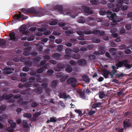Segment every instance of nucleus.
Listing matches in <instances>:
<instances>
[{
	"label": "nucleus",
	"instance_id": "9d476101",
	"mask_svg": "<svg viewBox=\"0 0 132 132\" xmlns=\"http://www.w3.org/2000/svg\"><path fill=\"white\" fill-rule=\"evenodd\" d=\"M22 99V98H20L19 100L18 101V103L20 104L19 105L20 106L24 107V110H27L29 109V106L28 105L29 104H28V102H23Z\"/></svg>",
	"mask_w": 132,
	"mask_h": 132
},
{
	"label": "nucleus",
	"instance_id": "412c9836",
	"mask_svg": "<svg viewBox=\"0 0 132 132\" xmlns=\"http://www.w3.org/2000/svg\"><path fill=\"white\" fill-rule=\"evenodd\" d=\"M64 67V65L63 64L61 63L58 64L57 66L54 68L55 70L56 71H59L61 69L63 68Z\"/></svg>",
	"mask_w": 132,
	"mask_h": 132
},
{
	"label": "nucleus",
	"instance_id": "37998d69",
	"mask_svg": "<svg viewBox=\"0 0 132 132\" xmlns=\"http://www.w3.org/2000/svg\"><path fill=\"white\" fill-rule=\"evenodd\" d=\"M21 57H20V59H19V58L17 57H15L14 58L13 60L15 62H18L20 60L21 62H26V61H25V60H22L21 59Z\"/></svg>",
	"mask_w": 132,
	"mask_h": 132
},
{
	"label": "nucleus",
	"instance_id": "5fc2aeb1",
	"mask_svg": "<svg viewBox=\"0 0 132 132\" xmlns=\"http://www.w3.org/2000/svg\"><path fill=\"white\" fill-rule=\"evenodd\" d=\"M63 48V46L61 45H58L56 49L58 51H61Z\"/></svg>",
	"mask_w": 132,
	"mask_h": 132
},
{
	"label": "nucleus",
	"instance_id": "4c0bfd02",
	"mask_svg": "<svg viewBox=\"0 0 132 132\" xmlns=\"http://www.w3.org/2000/svg\"><path fill=\"white\" fill-rule=\"evenodd\" d=\"M101 103L100 102H98L94 103L92 105V107L94 109L96 108L99 107L101 105Z\"/></svg>",
	"mask_w": 132,
	"mask_h": 132
},
{
	"label": "nucleus",
	"instance_id": "7c9ffc66",
	"mask_svg": "<svg viewBox=\"0 0 132 132\" xmlns=\"http://www.w3.org/2000/svg\"><path fill=\"white\" fill-rule=\"evenodd\" d=\"M36 76L37 77L36 80L37 82H42L44 81V80L43 79H41L40 78L42 76L40 75L39 74H37L36 75Z\"/></svg>",
	"mask_w": 132,
	"mask_h": 132
},
{
	"label": "nucleus",
	"instance_id": "052dcab7",
	"mask_svg": "<svg viewBox=\"0 0 132 132\" xmlns=\"http://www.w3.org/2000/svg\"><path fill=\"white\" fill-rule=\"evenodd\" d=\"M62 42V39L61 38H58L56 39L55 40V42L57 44L60 43Z\"/></svg>",
	"mask_w": 132,
	"mask_h": 132
},
{
	"label": "nucleus",
	"instance_id": "c03bdc74",
	"mask_svg": "<svg viewBox=\"0 0 132 132\" xmlns=\"http://www.w3.org/2000/svg\"><path fill=\"white\" fill-rule=\"evenodd\" d=\"M90 1L91 4L93 5H97L99 3V2L96 0H91Z\"/></svg>",
	"mask_w": 132,
	"mask_h": 132
},
{
	"label": "nucleus",
	"instance_id": "473e14b6",
	"mask_svg": "<svg viewBox=\"0 0 132 132\" xmlns=\"http://www.w3.org/2000/svg\"><path fill=\"white\" fill-rule=\"evenodd\" d=\"M52 57H55L57 60H60L61 56L59 54L55 53L53 55Z\"/></svg>",
	"mask_w": 132,
	"mask_h": 132
},
{
	"label": "nucleus",
	"instance_id": "4468645a",
	"mask_svg": "<svg viewBox=\"0 0 132 132\" xmlns=\"http://www.w3.org/2000/svg\"><path fill=\"white\" fill-rule=\"evenodd\" d=\"M3 72L5 74H9L12 73L14 70L13 68L5 67L3 69Z\"/></svg>",
	"mask_w": 132,
	"mask_h": 132
},
{
	"label": "nucleus",
	"instance_id": "49530a36",
	"mask_svg": "<svg viewBox=\"0 0 132 132\" xmlns=\"http://www.w3.org/2000/svg\"><path fill=\"white\" fill-rule=\"evenodd\" d=\"M99 96L101 98H102L105 96V94L104 92H100L99 94Z\"/></svg>",
	"mask_w": 132,
	"mask_h": 132
},
{
	"label": "nucleus",
	"instance_id": "69168bd1",
	"mask_svg": "<svg viewBox=\"0 0 132 132\" xmlns=\"http://www.w3.org/2000/svg\"><path fill=\"white\" fill-rule=\"evenodd\" d=\"M50 121L52 122H55L57 121V119L56 118L53 117L50 118Z\"/></svg>",
	"mask_w": 132,
	"mask_h": 132
},
{
	"label": "nucleus",
	"instance_id": "a211bd4d",
	"mask_svg": "<svg viewBox=\"0 0 132 132\" xmlns=\"http://www.w3.org/2000/svg\"><path fill=\"white\" fill-rule=\"evenodd\" d=\"M123 124L124 128L125 129L130 127L131 126L130 120L129 119H128L127 120L124 121Z\"/></svg>",
	"mask_w": 132,
	"mask_h": 132
},
{
	"label": "nucleus",
	"instance_id": "dca6fc26",
	"mask_svg": "<svg viewBox=\"0 0 132 132\" xmlns=\"http://www.w3.org/2000/svg\"><path fill=\"white\" fill-rule=\"evenodd\" d=\"M85 14L86 15L90 14L93 13V10L91 8L86 7L84 9Z\"/></svg>",
	"mask_w": 132,
	"mask_h": 132
},
{
	"label": "nucleus",
	"instance_id": "09e8293b",
	"mask_svg": "<svg viewBox=\"0 0 132 132\" xmlns=\"http://www.w3.org/2000/svg\"><path fill=\"white\" fill-rule=\"evenodd\" d=\"M23 126L24 128H27L28 126L27 124V121L26 120H23Z\"/></svg>",
	"mask_w": 132,
	"mask_h": 132
},
{
	"label": "nucleus",
	"instance_id": "f704fd0d",
	"mask_svg": "<svg viewBox=\"0 0 132 132\" xmlns=\"http://www.w3.org/2000/svg\"><path fill=\"white\" fill-rule=\"evenodd\" d=\"M77 22L79 23H84L85 22V20L84 18L81 17L78 18Z\"/></svg>",
	"mask_w": 132,
	"mask_h": 132
},
{
	"label": "nucleus",
	"instance_id": "c85d7f7f",
	"mask_svg": "<svg viewBox=\"0 0 132 132\" xmlns=\"http://www.w3.org/2000/svg\"><path fill=\"white\" fill-rule=\"evenodd\" d=\"M8 122L9 124H10L11 127L14 129L16 126V123L15 122H14L13 121L11 120H9Z\"/></svg>",
	"mask_w": 132,
	"mask_h": 132
},
{
	"label": "nucleus",
	"instance_id": "2f4dec72",
	"mask_svg": "<svg viewBox=\"0 0 132 132\" xmlns=\"http://www.w3.org/2000/svg\"><path fill=\"white\" fill-rule=\"evenodd\" d=\"M92 41L94 43H98L101 42V40L99 38L95 37L92 39Z\"/></svg>",
	"mask_w": 132,
	"mask_h": 132
},
{
	"label": "nucleus",
	"instance_id": "20e7f679",
	"mask_svg": "<svg viewBox=\"0 0 132 132\" xmlns=\"http://www.w3.org/2000/svg\"><path fill=\"white\" fill-rule=\"evenodd\" d=\"M55 8L57 9L60 14H63L64 15H69L72 18H75L76 16H77V15H76V12H78V9H83L82 8H78V9H77V11H76L75 12H72L71 13L68 12V10H63L62 7L61 6H57Z\"/></svg>",
	"mask_w": 132,
	"mask_h": 132
},
{
	"label": "nucleus",
	"instance_id": "aec40b11",
	"mask_svg": "<svg viewBox=\"0 0 132 132\" xmlns=\"http://www.w3.org/2000/svg\"><path fill=\"white\" fill-rule=\"evenodd\" d=\"M94 18L92 17H89L86 19V21L88 22V24L90 26H93Z\"/></svg>",
	"mask_w": 132,
	"mask_h": 132
},
{
	"label": "nucleus",
	"instance_id": "4be33fe9",
	"mask_svg": "<svg viewBox=\"0 0 132 132\" xmlns=\"http://www.w3.org/2000/svg\"><path fill=\"white\" fill-rule=\"evenodd\" d=\"M92 34H99L100 36H102L105 34V32L103 31H100L99 30H95L92 31Z\"/></svg>",
	"mask_w": 132,
	"mask_h": 132
},
{
	"label": "nucleus",
	"instance_id": "9b49d317",
	"mask_svg": "<svg viewBox=\"0 0 132 132\" xmlns=\"http://www.w3.org/2000/svg\"><path fill=\"white\" fill-rule=\"evenodd\" d=\"M77 32L80 36L83 35L84 34L89 35L92 34V31L88 29L79 30L77 31Z\"/></svg>",
	"mask_w": 132,
	"mask_h": 132
},
{
	"label": "nucleus",
	"instance_id": "6e6d98bb",
	"mask_svg": "<svg viewBox=\"0 0 132 132\" xmlns=\"http://www.w3.org/2000/svg\"><path fill=\"white\" fill-rule=\"evenodd\" d=\"M6 106L5 105H3L1 106V108H0V113H1L2 112V110H4L6 109Z\"/></svg>",
	"mask_w": 132,
	"mask_h": 132
},
{
	"label": "nucleus",
	"instance_id": "bb28decb",
	"mask_svg": "<svg viewBox=\"0 0 132 132\" xmlns=\"http://www.w3.org/2000/svg\"><path fill=\"white\" fill-rule=\"evenodd\" d=\"M31 48L30 47H28L26 48L24 51H23V55L25 56H27L30 55V50Z\"/></svg>",
	"mask_w": 132,
	"mask_h": 132
},
{
	"label": "nucleus",
	"instance_id": "338daca9",
	"mask_svg": "<svg viewBox=\"0 0 132 132\" xmlns=\"http://www.w3.org/2000/svg\"><path fill=\"white\" fill-rule=\"evenodd\" d=\"M53 35L59 36L61 34V33L58 31H54L53 33Z\"/></svg>",
	"mask_w": 132,
	"mask_h": 132
},
{
	"label": "nucleus",
	"instance_id": "3c124183",
	"mask_svg": "<svg viewBox=\"0 0 132 132\" xmlns=\"http://www.w3.org/2000/svg\"><path fill=\"white\" fill-rule=\"evenodd\" d=\"M65 71L68 73H70L72 71V68L69 66L66 68Z\"/></svg>",
	"mask_w": 132,
	"mask_h": 132
},
{
	"label": "nucleus",
	"instance_id": "864d4df0",
	"mask_svg": "<svg viewBox=\"0 0 132 132\" xmlns=\"http://www.w3.org/2000/svg\"><path fill=\"white\" fill-rule=\"evenodd\" d=\"M116 49L113 48H110L109 50V51L110 52H113V55H114L115 54V52L116 51Z\"/></svg>",
	"mask_w": 132,
	"mask_h": 132
},
{
	"label": "nucleus",
	"instance_id": "ea45409f",
	"mask_svg": "<svg viewBox=\"0 0 132 132\" xmlns=\"http://www.w3.org/2000/svg\"><path fill=\"white\" fill-rule=\"evenodd\" d=\"M7 125L5 124L3 125L2 123H0V129H3L4 130H6Z\"/></svg>",
	"mask_w": 132,
	"mask_h": 132
},
{
	"label": "nucleus",
	"instance_id": "39448f33",
	"mask_svg": "<svg viewBox=\"0 0 132 132\" xmlns=\"http://www.w3.org/2000/svg\"><path fill=\"white\" fill-rule=\"evenodd\" d=\"M21 96L20 94H18L13 96L12 94H11L8 95L7 93L4 94L2 97L0 96V101H2L3 99L7 100L10 102H13L15 98H19Z\"/></svg>",
	"mask_w": 132,
	"mask_h": 132
},
{
	"label": "nucleus",
	"instance_id": "2eb2a0df",
	"mask_svg": "<svg viewBox=\"0 0 132 132\" xmlns=\"http://www.w3.org/2000/svg\"><path fill=\"white\" fill-rule=\"evenodd\" d=\"M46 28L44 27L40 28L38 29V32H37L36 35L37 36H41L42 35V32L45 31L46 30Z\"/></svg>",
	"mask_w": 132,
	"mask_h": 132
},
{
	"label": "nucleus",
	"instance_id": "e2e57ef3",
	"mask_svg": "<svg viewBox=\"0 0 132 132\" xmlns=\"http://www.w3.org/2000/svg\"><path fill=\"white\" fill-rule=\"evenodd\" d=\"M48 40V39L47 38H44L42 39L41 40V43L43 44L44 43L46 42Z\"/></svg>",
	"mask_w": 132,
	"mask_h": 132
},
{
	"label": "nucleus",
	"instance_id": "4d7b16f0",
	"mask_svg": "<svg viewBox=\"0 0 132 132\" xmlns=\"http://www.w3.org/2000/svg\"><path fill=\"white\" fill-rule=\"evenodd\" d=\"M40 112H38L33 115V117L35 118H37L40 115Z\"/></svg>",
	"mask_w": 132,
	"mask_h": 132
},
{
	"label": "nucleus",
	"instance_id": "f03ea898",
	"mask_svg": "<svg viewBox=\"0 0 132 132\" xmlns=\"http://www.w3.org/2000/svg\"><path fill=\"white\" fill-rule=\"evenodd\" d=\"M10 39L14 41L18 40L20 39L22 40H26L28 41H32L34 39V36L33 35H32L29 36L27 32L22 33H20L18 35H15V34L14 32L11 33L10 35Z\"/></svg>",
	"mask_w": 132,
	"mask_h": 132
},
{
	"label": "nucleus",
	"instance_id": "c756f323",
	"mask_svg": "<svg viewBox=\"0 0 132 132\" xmlns=\"http://www.w3.org/2000/svg\"><path fill=\"white\" fill-rule=\"evenodd\" d=\"M82 77L84 81L85 82H89V79L86 75H83L82 76Z\"/></svg>",
	"mask_w": 132,
	"mask_h": 132
},
{
	"label": "nucleus",
	"instance_id": "a878e982",
	"mask_svg": "<svg viewBox=\"0 0 132 132\" xmlns=\"http://www.w3.org/2000/svg\"><path fill=\"white\" fill-rule=\"evenodd\" d=\"M49 64H46L44 66L43 68L41 67L40 68L38 69L37 70V72L38 73H40L43 72L44 70V69H47L48 67Z\"/></svg>",
	"mask_w": 132,
	"mask_h": 132
},
{
	"label": "nucleus",
	"instance_id": "8fccbe9b",
	"mask_svg": "<svg viewBox=\"0 0 132 132\" xmlns=\"http://www.w3.org/2000/svg\"><path fill=\"white\" fill-rule=\"evenodd\" d=\"M37 48L40 51H42L43 47L40 44H37Z\"/></svg>",
	"mask_w": 132,
	"mask_h": 132
},
{
	"label": "nucleus",
	"instance_id": "de8ad7c7",
	"mask_svg": "<svg viewBox=\"0 0 132 132\" xmlns=\"http://www.w3.org/2000/svg\"><path fill=\"white\" fill-rule=\"evenodd\" d=\"M68 77V76L67 75H64L63 76L61 79V80L62 81H64Z\"/></svg>",
	"mask_w": 132,
	"mask_h": 132
},
{
	"label": "nucleus",
	"instance_id": "79ce46f5",
	"mask_svg": "<svg viewBox=\"0 0 132 132\" xmlns=\"http://www.w3.org/2000/svg\"><path fill=\"white\" fill-rule=\"evenodd\" d=\"M120 33L121 34H122L124 33L125 32V30L124 28V27L120 26Z\"/></svg>",
	"mask_w": 132,
	"mask_h": 132
},
{
	"label": "nucleus",
	"instance_id": "7ed1b4c3",
	"mask_svg": "<svg viewBox=\"0 0 132 132\" xmlns=\"http://www.w3.org/2000/svg\"><path fill=\"white\" fill-rule=\"evenodd\" d=\"M100 14L102 15L107 14V17L110 20H112L113 22L115 23L119 22L123 20L122 18H117L116 14L115 13H112L111 12H106L104 9H101L99 11Z\"/></svg>",
	"mask_w": 132,
	"mask_h": 132
},
{
	"label": "nucleus",
	"instance_id": "ddd939ff",
	"mask_svg": "<svg viewBox=\"0 0 132 132\" xmlns=\"http://www.w3.org/2000/svg\"><path fill=\"white\" fill-rule=\"evenodd\" d=\"M67 82L68 83L71 84L73 87H76V84L77 81L75 78H69L68 79Z\"/></svg>",
	"mask_w": 132,
	"mask_h": 132
},
{
	"label": "nucleus",
	"instance_id": "f3484780",
	"mask_svg": "<svg viewBox=\"0 0 132 132\" xmlns=\"http://www.w3.org/2000/svg\"><path fill=\"white\" fill-rule=\"evenodd\" d=\"M21 81L24 82L27 80V74L25 73H21L20 74Z\"/></svg>",
	"mask_w": 132,
	"mask_h": 132
},
{
	"label": "nucleus",
	"instance_id": "774afa93",
	"mask_svg": "<svg viewBox=\"0 0 132 132\" xmlns=\"http://www.w3.org/2000/svg\"><path fill=\"white\" fill-rule=\"evenodd\" d=\"M57 84V82L56 81L54 80L52 83L51 85L52 86L54 87Z\"/></svg>",
	"mask_w": 132,
	"mask_h": 132
},
{
	"label": "nucleus",
	"instance_id": "393cba45",
	"mask_svg": "<svg viewBox=\"0 0 132 132\" xmlns=\"http://www.w3.org/2000/svg\"><path fill=\"white\" fill-rule=\"evenodd\" d=\"M59 96L60 98L66 99L67 98H70L69 95H67L65 93H60L59 94Z\"/></svg>",
	"mask_w": 132,
	"mask_h": 132
},
{
	"label": "nucleus",
	"instance_id": "72a5a7b5",
	"mask_svg": "<svg viewBox=\"0 0 132 132\" xmlns=\"http://www.w3.org/2000/svg\"><path fill=\"white\" fill-rule=\"evenodd\" d=\"M58 24L62 27V29L64 30H67L68 29V27L65 26V24L64 22H60L58 23Z\"/></svg>",
	"mask_w": 132,
	"mask_h": 132
},
{
	"label": "nucleus",
	"instance_id": "5701e85b",
	"mask_svg": "<svg viewBox=\"0 0 132 132\" xmlns=\"http://www.w3.org/2000/svg\"><path fill=\"white\" fill-rule=\"evenodd\" d=\"M42 88L41 87H39L35 89L34 91V94H41L43 91Z\"/></svg>",
	"mask_w": 132,
	"mask_h": 132
},
{
	"label": "nucleus",
	"instance_id": "423d86ee",
	"mask_svg": "<svg viewBox=\"0 0 132 132\" xmlns=\"http://www.w3.org/2000/svg\"><path fill=\"white\" fill-rule=\"evenodd\" d=\"M21 11L24 12L25 14H27L28 13H34L35 14L37 15L35 16H36L40 17L44 15L43 14L40 13L37 10L33 8L27 9H23L21 10Z\"/></svg>",
	"mask_w": 132,
	"mask_h": 132
},
{
	"label": "nucleus",
	"instance_id": "c9c22d12",
	"mask_svg": "<svg viewBox=\"0 0 132 132\" xmlns=\"http://www.w3.org/2000/svg\"><path fill=\"white\" fill-rule=\"evenodd\" d=\"M27 27L26 26L23 25L19 29V31L20 32L24 31L27 29Z\"/></svg>",
	"mask_w": 132,
	"mask_h": 132
},
{
	"label": "nucleus",
	"instance_id": "a19ab883",
	"mask_svg": "<svg viewBox=\"0 0 132 132\" xmlns=\"http://www.w3.org/2000/svg\"><path fill=\"white\" fill-rule=\"evenodd\" d=\"M23 116L24 117L28 119H30L32 117V115L30 113H25L23 114Z\"/></svg>",
	"mask_w": 132,
	"mask_h": 132
},
{
	"label": "nucleus",
	"instance_id": "cd10ccee",
	"mask_svg": "<svg viewBox=\"0 0 132 132\" xmlns=\"http://www.w3.org/2000/svg\"><path fill=\"white\" fill-rule=\"evenodd\" d=\"M78 63L80 65H84L86 63V61L84 59H80L78 61Z\"/></svg>",
	"mask_w": 132,
	"mask_h": 132
},
{
	"label": "nucleus",
	"instance_id": "603ef678",
	"mask_svg": "<svg viewBox=\"0 0 132 132\" xmlns=\"http://www.w3.org/2000/svg\"><path fill=\"white\" fill-rule=\"evenodd\" d=\"M57 23V22L56 21L52 20L49 22V24L51 25H56Z\"/></svg>",
	"mask_w": 132,
	"mask_h": 132
},
{
	"label": "nucleus",
	"instance_id": "0eeeda50",
	"mask_svg": "<svg viewBox=\"0 0 132 132\" xmlns=\"http://www.w3.org/2000/svg\"><path fill=\"white\" fill-rule=\"evenodd\" d=\"M123 3L128 4L129 2V0H117V3L113 9V11L114 12H118L121 7L122 4Z\"/></svg>",
	"mask_w": 132,
	"mask_h": 132
},
{
	"label": "nucleus",
	"instance_id": "b1692460",
	"mask_svg": "<svg viewBox=\"0 0 132 132\" xmlns=\"http://www.w3.org/2000/svg\"><path fill=\"white\" fill-rule=\"evenodd\" d=\"M21 14L20 15L16 14L14 17V18L15 19L13 20L12 22V24H13L17 22L19 19L21 18Z\"/></svg>",
	"mask_w": 132,
	"mask_h": 132
},
{
	"label": "nucleus",
	"instance_id": "f257e3e1",
	"mask_svg": "<svg viewBox=\"0 0 132 132\" xmlns=\"http://www.w3.org/2000/svg\"><path fill=\"white\" fill-rule=\"evenodd\" d=\"M128 60H126L120 61L116 64L117 67L115 66L112 65V71L109 72L106 70H104L103 72V75L105 78H107L109 75L110 76V78H112L113 77V75L117 72V69H118L119 67H121L124 65L128 69H130L131 68V65L128 63Z\"/></svg>",
	"mask_w": 132,
	"mask_h": 132
},
{
	"label": "nucleus",
	"instance_id": "f8f14e48",
	"mask_svg": "<svg viewBox=\"0 0 132 132\" xmlns=\"http://www.w3.org/2000/svg\"><path fill=\"white\" fill-rule=\"evenodd\" d=\"M105 53L103 45H100L99 47V50L98 52L95 51L94 52V54L98 55L100 54H103Z\"/></svg>",
	"mask_w": 132,
	"mask_h": 132
},
{
	"label": "nucleus",
	"instance_id": "1a4fd4ad",
	"mask_svg": "<svg viewBox=\"0 0 132 132\" xmlns=\"http://www.w3.org/2000/svg\"><path fill=\"white\" fill-rule=\"evenodd\" d=\"M35 78L33 77H32L30 78V80L29 81L26 82L24 86L27 88H26V90L27 91L29 90H30V85H33L35 87H37L39 86L38 84H35L34 83V82L35 81Z\"/></svg>",
	"mask_w": 132,
	"mask_h": 132
},
{
	"label": "nucleus",
	"instance_id": "680f3d73",
	"mask_svg": "<svg viewBox=\"0 0 132 132\" xmlns=\"http://www.w3.org/2000/svg\"><path fill=\"white\" fill-rule=\"evenodd\" d=\"M79 51V49L77 47H76L73 48V51L72 50V51L74 52L77 53Z\"/></svg>",
	"mask_w": 132,
	"mask_h": 132
},
{
	"label": "nucleus",
	"instance_id": "58836bf2",
	"mask_svg": "<svg viewBox=\"0 0 132 132\" xmlns=\"http://www.w3.org/2000/svg\"><path fill=\"white\" fill-rule=\"evenodd\" d=\"M75 32V30H73L72 29H71L66 31L65 32V33L67 35H68L69 34H71Z\"/></svg>",
	"mask_w": 132,
	"mask_h": 132
},
{
	"label": "nucleus",
	"instance_id": "bf43d9fd",
	"mask_svg": "<svg viewBox=\"0 0 132 132\" xmlns=\"http://www.w3.org/2000/svg\"><path fill=\"white\" fill-rule=\"evenodd\" d=\"M63 73L61 72H58L56 75V77L57 78H60L61 76H63Z\"/></svg>",
	"mask_w": 132,
	"mask_h": 132
},
{
	"label": "nucleus",
	"instance_id": "6ab92c4d",
	"mask_svg": "<svg viewBox=\"0 0 132 132\" xmlns=\"http://www.w3.org/2000/svg\"><path fill=\"white\" fill-rule=\"evenodd\" d=\"M48 84L47 83L44 82L42 84V86L44 88H45L46 89V94L47 96H49L50 95V90L49 88L47 87Z\"/></svg>",
	"mask_w": 132,
	"mask_h": 132
},
{
	"label": "nucleus",
	"instance_id": "13d9d810",
	"mask_svg": "<svg viewBox=\"0 0 132 132\" xmlns=\"http://www.w3.org/2000/svg\"><path fill=\"white\" fill-rule=\"evenodd\" d=\"M108 7L109 8H111L112 7V10L114 7H115V5L114 6L113 4L111 3H108L107 5Z\"/></svg>",
	"mask_w": 132,
	"mask_h": 132
},
{
	"label": "nucleus",
	"instance_id": "6e6552de",
	"mask_svg": "<svg viewBox=\"0 0 132 132\" xmlns=\"http://www.w3.org/2000/svg\"><path fill=\"white\" fill-rule=\"evenodd\" d=\"M72 50L70 48H67L65 50V56L66 57H71L77 60L79 59L80 57V55L78 54H71L70 52H72Z\"/></svg>",
	"mask_w": 132,
	"mask_h": 132
},
{
	"label": "nucleus",
	"instance_id": "a18cd8bd",
	"mask_svg": "<svg viewBox=\"0 0 132 132\" xmlns=\"http://www.w3.org/2000/svg\"><path fill=\"white\" fill-rule=\"evenodd\" d=\"M6 42L2 39H0V46H3L6 43Z\"/></svg>",
	"mask_w": 132,
	"mask_h": 132
},
{
	"label": "nucleus",
	"instance_id": "0e129e2a",
	"mask_svg": "<svg viewBox=\"0 0 132 132\" xmlns=\"http://www.w3.org/2000/svg\"><path fill=\"white\" fill-rule=\"evenodd\" d=\"M29 69V68L28 67L26 66L23 68V70L24 71L27 72L28 71Z\"/></svg>",
	"mask_w": 132,
	"mask_h": 132
},
{
	"label": "nucleus",
	"instance_id": "e433bc0d",
	"mask_svg": "<svg viewBox=\"0 0 132 132\" xmlns=\"http://www.w3.org/2000/svg\"><path fill=\"white\" fill-rule=\"evenodd\" d=\"M85 56L86 58L88 57L90 60L95 59V56L93 55L87 54H86Z\"/></svg>",
	"mask_w": 132,
	"mask_h": 132
}]
</instances>
